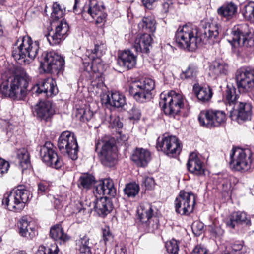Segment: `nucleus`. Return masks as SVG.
Wrapping results in <instances>:
<instances>
[{"instance_id": "obj_1", "label": "nucleus", "mask_w": 254, "mask_h": 254, "mask_svg": "<svg viewBox=\"0 0 254 254\" xmlns=\"http://www.w3.org/2000/svg\"><path fill=\"white\" fill-rule=\"evenodd\" d=\"M2 78L3 81L0 85L1 91L5 96L14 100H24L29 92L38 95L44 93L47 96L55 95L58 92L55 81L51 78L36 84L30 89H28L29 83L26 77L16 76L6 78L2 76Z\"/></svg>"}, {"instance_id": "obj_2", "label": "nucleus", "mask_w": 254, "mask_h": 254, "mask_svg": "<svg viewBox=\"0 0 254 254\" xmlns=\"http://www.w3.org/2000/svg\"><path fill=\"white\" fill-rule=\"evenodd\" d=\"M219 27L216 23H207L202 29L190 25H184L178 28L175 34L176 41L178 46L189 51H195L202 43L214 44L218 40Z\"/></svg>"}, {"instance_id": "obj_3", "label": "nucleus", "mask_w": 254, "mask_h": 254, "mask_svg": "<svg viewBox=\"0 0 254 254\" xmlns=\"http://www.w3.org/2000/svg\"><path fill=\"white\" fill-rule=\"evenodd\" d=\"M239 95L236 88L228 85L225 93L226 109L230 112V117L239 124L250 120L252 115V105L247 102L238 101Z\"/></svg>"}, {"instance_id": "obj_4", "label": "nucleus", "mask_w": 254, "mask_h": 254, "mask_svg": "<svg viewBox=\"0 0 254 254\" xmlns=\"http://www.w3.org/2000/svg\"><path fill=\"white\" fill-rule=\"evenodd\" d=\"M39 49L38 41H33L29 36L20 37L13 45L12 55L19 64H28L36 58Z\"/></svg>"}, {"instance_id": "obj_5", "label": "nucleus", "mask_w": 254, "mask_h": 254, "mask_svg": "<svg viewBox=\"0 0 254 254\" xmlns=\"http://www.w3.org/2000/svg\"><path fill=\"white\" fill-rule=\"evenodd\" d=\"M30 195V193L28 190L22 186H19L10 193L5 194L2 203L9 210L20 212L24 208Z\"/></svg>"}, {"instance_id": "obj_6", "label": "nucleus", "mask_w": 254, "mask_h": 254, "mask_svg": "<svg viewBox=\"0 0 254 254\" xmlns=\"http://www.w3.org/2000/svg\"><path fill=\"white\" fill-rule=\"evenodd\" d=\"M95 147L96 151L98 148H101L99 157L104 166L111 167L116 164L118 155L114 138L105 136L96 143Z\"/></svg>"}, {"instance_id": "obj_7", "label": "nucleus", "mask_w": 254, "mask_h": 254, "mask_svg": "<svg viewBox=\"0 0 254 254\" xmlns=\"http://www.w3.org/2000/svg\"><path fill=\"white\" fill-rule=\"evenodd\" d=\"M159 105L166 115L175 118L184 107V99L182 95L174 91L163 92L160 94Z\"/></svg>"}, {"instance_id": "obj_8", "label": "nucleus", "mask_w": 254, "mask_h": 254, "mask_svg": "<svg viewBox=\"0 0 254 254\" xmlns=\"http://www.w3.org/2000/svg\"><path fill=\"white\" fill-rule=\"evenodd\" d=\"M230 158V167L235 171L244 172L251 167L252 153L249 149L233 148Z\"/></svg>"}, {"instance_id": "obj_9", "label": "nucleus", "mask_w": 254, "mask_h": 254, "mask_svg": "<svg viewBox=\"0 0 254 254\" xmlns=\"http://www.w3.org/2000/svg\"><path fill=\"white\" fill-rule=\"evenodd\" d=\"M38 58L40 67L45 72L58 74L64 70V60L54 51L44 52L40 58Z\"/></svg>"}, {"instance_id": "obj_10", "label": "nucleus", "mask_w": 254, "mask_h": 254, "mask_svg": "<svg viewBox=\"0 0 254 254\" xmlns=\"http://www.w3.org/2000/svg\"><path fill=\"white\" fill-rule=\"evenodd\" d=\"M228 41L235 47H251L254 44V40L251 37L249 25L246 23L235 26Z\"/></svg>"}, {"instance_id": "obj_11", "label": "nucleus", "mask_w": 254, "mask_h": 254, "mask_svg": "<svg viewBox=\"0 0 254 254\" xmlns=\"http://www.w3.org/2000/svg\"><path fill=\"white\" fill-rule=\"evenodd\" d=\"M58 147L60 151L72 160L77 159L78 146L74 134L69 131L63 132L58 139Z\"/></svg>"}, {"instance_id": "obj_12", "label": "nucleus", "mask_w": 254, "mask_h": 254, "mask_svg": "<svg viewBox=\"0 0 254 254\" xmlns=\"http://www.w3.org/2000/svg\"><path fill=\"white\" fill-rule=\"evenodd\" d=\"M156 148L169 156H175L180 154L182 147L179 139L175 136L163 134L158 137Z\"/></svg>"}, {"instance_id": "obj_13", "label": "nucleus", "mask_w": 254, "mask_h": 254, "mask_svg": "<svg viewBox=\"0 0 254 254\" xmlns=\"http://www.w3.org/2000/svg\"><path fill=\"white\" fill-rule=\"evenodd\" d=\"M201 126L208 128L217 127L226 121L225 113L222 111L207 110L201 111L198 116Z\"/></svg>"}, {"instance_id": "obj_14", "label": "nucleus", "mask_w": 254, "mask_h": 254, "mask_svg": "<svg viewBox=\"0 0 254 254\" xmlns=\"http://www.w3.org/2000/svg\"><path fill=\"white\" fill-rule=\"evenodd\" d=\"M195 204V196L192 192L181 190L175 200L177 213L182 215H189L191 213Z\"/></svg>"}, {"instance_id": "obj_15", "label": "nucleus", "mask_w": 254, "mask_h": 254, "mask_svg": "<svg viewBox=\"0 0 254 254\" xmlns=\"http://www.w3.org/2000/svg\"><path fill=\"white\" fill-rule=\"evenodd\" d=\"M40 156L42 161L51 167L59 169L63 165L62 159L58 156L53 144L50 141L46 142L40 147Z\"/></svg>"}, {"instance_id": "obj_16", "label": "nucleus", "mask_w": 254, "mask_h": 254, "mask_svg": "<svg viewBox=\"0 0 254 254\" xmlns=\"http://www.w3.org/2000/svg\"><path fill=\"white\" fill-rule=\"evenodd\" d=\"M235 79L240 92L246 93L254 88V69H240L236 71Z\"/></svg>"}, {"instance_id": "obj_17", "label": "nucleus", "mask_w": 254, "mask_h": 254, "mask_svg": "<svg viewBox=\"0 0 254 254\" xmlns=\"http://www.w3.org/2000/svg\"><path fill=\"white\" fill-rule=\"evenodd\" d=\"M137 57L130 50L123 51L119 56L117 64L123 69L128 70L133 68L136 65Z\"/></svg>"}, {"instance_id": "obj_18", "label": "nucleus", "mask_w": 254, "mask_h": 254, "mask_svg": "<svg viewBox=\"0 0 254 254\" xmlns=\"http://www.w3.org/2000/svg\"><path fill=\"white\" fill-rule=\"evenodd\" d=\"M217 12L221 18L231 20L237 17L238 6L233 1H227L217 9Z\"/></svg>"}, {"instance_id": "obj_19", "label": "nucleus", "mask_w": 254, "mask_h": 254, "mask_svg": "<svg viewBox=\"0 0 254 254\" xmlns=\"http://www.w3.org/2000/svg\"><path fill=\"white\" fill-rule=\"evenodd\" d=\"M94 193L99 195L115 197L117 194V190L113 181L109 178L100 181L95 187Z\"/></svg>"}, {"instance_id": "obj_20", "label": "nucleus", "mask_w": 254, "mask_h": 254, "mask_svg": "<svg viewBox=\"0 0 254 254\" xmlns=\"http://www.w3.org/2000/svg\"><path fill=\"white\" fill-rule=\"evenodd\" d=\"M33 111L38 118L46 121L55 113L52 104L49 101H40L35 106Z\"/></svg>"}, {"instance_id": "obj_21", "label": "nucleus", "mask_w": 254, "mask_h": 254, "mask_svg": "<svg viewBox=\"0 0 254 254\" xmlns=\"http://www.w3.org/2000/svg\"><path fill=\"white\" fill-rule=\"evenodd\" d=\"M187 168L191 173L201 176L204 174L205 169L203 162L195 153H191L187 162Z\"/></svg>"}, {"instance_id": "obj_22", "label": "nucleus", "mask_w": 254, "mask_h": 254, "mask_svg": "<svg viewBox=\"0 0 254 254\" xmlns=\"http://www.w3.org/2000/svg\"><path fill=\"white\" fill-rule=\"evenodd\" d=\"M153 208L150 204L141 205L140 209L138 210V217L141 222L159 221L158 215L154 211Z\"/></svg>"}, {"instance_id": "obj_23", "label": "nucleus", "mask_w": 254, "mask_h": 254, "mask_svg": "<svg viewBox=\"0 0 254 254\" xmlns=\"http://www.w3.org/2000/svg\"><path fill=\"white\" fill-rule=\"evenodd\" d=\"M131 160L139 167H145L151 160V153L146 149L137 148L131 156Z\"/></svg>"}, {"instance_id": "obj_24", "label": "nucleus", "mask_w": 254, "mask_h": 254, "mask_svg": "<svg viewBox=\"0 0 254 254\" xmlns=\"http://www.w3.org/2000/svg\"><path fill=\"white\" fill-rule=\"evenodd\" d=\"M95 210L99 215L105 216L109 213L112 210L113 204L110 200L106 196L95 198L93 203Z\"/></svg>"}, {"instance_id": "obj_25", "label": "nucleus", "mask_w": 254, "mask_h": 254, "mask_svg": "<svg viewBox=\"0 0 254 254\" xmlns=\"http://www.w3.org/2000/svg\"><path fill=\"white\" fill-rule=\"evenodd\" d=\"M151 42L152 38L150 34L144 33L136 38L134 47L137 52L148 53Z\"/></svg>"}, {"instance_id": "obj_26", "label": "nucleus", "mask_w": 254, "mask_h": 254, "mask_svg": "<svg viewBox=\"0 0 254 254\" xmlns=\"http://www.w3.org/2000/svg\"><path fill=\"white\" fill-rule=\"evenodd\" d=\"M193 89L198 99L202 103L209 102L213 94L212 90L210 86L201 87L195 84L194 85Z\"/></svg>"}, {"instance_id": "obj_27", "label": "nucleus", "mask_w": 254, "mask_h": 254, "mask_svg": "<svg viewBox=\"0 0 254 254\" xmlns=\"http://www.w3.org/2000/svg\"><path fill=\"white\" fill-rule=\"evenodd\" d=\"M128 91L129 94L139 102H145L151 98V94L148 93L133 84L129 85Z\"/></svg>"}, {"instance_id": "obj_28", "label": "nucleus", "mask_w": 254, "mask_h": 254, "mask_svg": "<svg viewBox=\"0 0 254 254\" xmlns=\"http://www.w3.org/2000/svg\"><path fill=\"white\" fill-rule=\"evenodd\" d=\"M209 70L210 74L213 76L226 75L228 72V65L222 60H215L210 66Z\"/></svg>"}, {"instance_id": "obj_29", "label": "nucleus", "mask_w": 254, "mask_h": 254, "mask_svg": "<svg viewBox=\"0 0 254 254\" xmlns=\"http://www.w3.org/2000/svg\"><path fill=\"white\" fill-rule=\"evenodd\" d=\"M105 103L116 108L123 107L126 103L125 97L119 92H112L106 96Z\"/></svg>"}, {"instance_id": "obj_30", "label": "nucleus", "mask_w": 254, "mask_h": 254, "mask_svg": "<svg viewBox=\"0 0 254 254\" xmlns=\"http://www.w3.org/2000/svg\"><path fill=\"white\" fill-rule=\"evenodd\" d=\"M104 8V5L101 3L98 2L96 0H90L88 5L87 10H84L82 12V14L84 16L88 13L94 19L101 12H103Z\"/></svg>"}, {"instance_id": "obj_31", "label": "nucleus", "mask_w": 254, "mask_h": 254, "mask_svg": "<svg viewBox=\"0 0 254 254\" xmlns=\"http://www.w3.org/2000/svg\"><path fill=\"white\" fill-rule=\"evenodd\" d=\"M50 235L51 237L56 241L60 240L65 242L69 239L64 233L63 228L60 224H56L51 227Z\"/></svg>"}, {"instance_id": "obj_32", "label": "nucleus", "mask_w": 254, "mask_h": 254, "mask_svg": "<svg viewBox=\"0 0 254 254\" xmlns=\"http://www.w3.org/2000/svg\"><path fill=\"white\" fill-rule=\"evenodd\" d=\"M156 21L152 16L143 17L138 24V27L143 31L147 33L154 32L156 29Z\"/></svg>"}, {"instance_id": "obj_33", "label": "nucleus", "mask_w": 254, "mask_h": 254, "mask_svg": "<svg viewBox=\"0 0 254 254\" xmlns=\"http://www.w3.org/2000/svg\"><path fill=\"white\" fill-rule=\"evenodd\" d=\"M89 238L86 235L80 237L76 241L77 249L79 254H92L91 247L89 246Z\"/></svg>"}, {"instance_id": "obj_34", "label": "nucleus", "mask_w": 254, "mask_h": 254, "mask_svg": "<svg viewBox=\"0 0 254 254\" xmlns=\"http://www.w3.org/2000/svg\"><path fill=\"white\" fill-rule=\"evenodd\" d=\"M248 249L244 246L243 241H236L231 244L226 253L230 254H248Z\"/></svg>"}, {"instance_id": "obj_35", "label": "nucleus", "mask_w": 254, "mask_h": 254, "mask_svg": "<svg viewBox=\"0 0 254 254\" xmlns=\"http://www.w3.org/2000/svg\"><path fill=\"white\" fill-rule=\"evenodd\" d=\"M17 158L19 166L23 169H26L30 165V155L28 151L24 148L18 150Z\"/></svg>"}, {"instance_id": "obj_36", "label": "nucleus", "mask_w": 254, "mask_h": 254, "mask_svg": "<svg viewBox=\"0 0 254 254\" xmlns=\"http://www.w3.org/2000/svg\"><path fill=\"white\" fill-rule=\"evenodd\" d=\"M95 182V178L93 176L89 174H83L79 178L78 185L80 188L89 189Z\"/></svg>"}, {"instance_id": "obj_37", "label": "nucleus", "mask_w": 254, "mask_h": 254, "mask_svg": "<svg viewBox=\"0 0 254 254\" xmlns=\"http://www.w3.org/2000/svg\"><path fill=\"white\" fill-rule=\"evenodd\" d=\"M198 73V68L193 64H190L187 68L183 70L180 74L182 79H193L196 77Z\"/></svg>"}, {"instance_id": "obj_38", "label": "nucleus", "mask_w": 254, "mask_h": 254, "mask_svg": "<svg viewBox=\"0 0 254 254\" xmlns=\"http://www.w3.org/2000/svg\"><path fill=\"white\" fill-rule=\"evenodd\" d=\"M132 84L136 85V86L140 88L144 91L152 95V91L155 88V83L154 81L150 78L145 79L142 82H137Z\"/></svg>"}, {"instance_id": "obj_39", "label": "nucleus", "mask_w": 254, "mask_h": 254, "mask_svg": "<svg viewBox=\"0 0 254 254\" xmlns=\"http://www.w3.org/2000/svg\"><path fill=\"white\" fill-rule=\"evenodd\" d=\"M231 222H250V217L244 212L237 211L232 213L230 216Z\"/></svg>"}, {"instance_id": "obj_40", "label": "nucleus", "mask_w": 254, "mask_h": 254, "mask_svg": "<svg viewBox=\"0 0 254 254\" xmlns=\"http://www.w3.org/2000/svg\"><path fill=\"white\" fill-rule=\"evenodd\" d=\"M242 14L246 19L254 23V2H250L245 5Z\"/></svg>"}, {"instance_id": "obj_41", "label": "nucleus", "mask_w": 254, "mask_h": 254, "mask_svg": "<svg viewBox=\"0 0 254 254\" xmlns=\"http://www.w3.org/2000/svg\"><path fill=\"white\" fill-rule=\"evenodd\" d=\"M52 12L51 13V17L53 21L58 20V19L63 18L64 16L65 9L62 8L61 6L58 2H54L52 7Z\"/></svg>"}, {"instance_id": "obj_42", "label": "nucleus", "mask_w": 254, "mask_h": 254, "mask_svg": "<svg viewBox=\"0 0 254 254\" xmlns=\"http://www.w3.org/2000/svg\"><path fill=\"white\" fill-rule=\"evenodd\" d=\"M139 187L135 183H129L126 186L124 190L125 194L129 197H134L139 192Z\"/></svg>"}, {"instance_id": "obj_43", "label": "nucleus", "mask_w": 254, "mask_h": 254, "mask_svg": "<svg viewBox=\"0 0 254 254\" xmlns=\"http://www.w3.org/2000/svg\"><path fill=\"white\" fill-rule=\"evenodd\" d=\"M46 37L49 44L52 46L58 45L64 39V38L60 36V34L58 35L57 32L53 30L49 31L48 34L46 35Z\"/></svg>"}, {"instance_id": "obj_44", "label": "nucleus", "mask_w": 254, "mask_h": 254, "mask_svg": "<svg viewBox=\"0 0 254 254\" xmlns=\"http://www.w3.org/2000/svg\"><path fill=\"white\" fill-rule=\"evenodd\" d=\"M179 242L174 239L168 241L165 244L166 250L168 254H178Z\"/></svg>"}, {"instance_id": "obj_45", "label": "nucleus", "mask_w": 254, "mask_h": 254, "mask_svg": "<svg viewBox=\"0 0 254 254\" xmlns=\"http://www.w3.org/2000/svg\"><path fill=\"white\" fill-rule=\"evenodd\" d=\"M69 30V26L66 21L64 19H62L57 25L54 30L57 32L58 35H60L63 38H64V36L67 34Z\"/></svg>"}, {"instance_id": "obj_46", "label": "nucleus", "mask_w": 254, "mask_h": 254, "mask_svg": "<svg viewBox=\"0 0 254 254\" xmlns=\"http://www.w3.org/2000/svg\"><path fill=\"white\" fill-rule=\"evenodd\" d=\"M20 224V226H18L19 233L22 236L27 237L29 235L30 237H32L34 235L35 229L34 227H30L29 223Z\"/></svg>"}, {"instance_id": "obj_47", "label": "nucleus", "mask_w": 254, "mask_h": 254, "mask_svg": "<svg viewBox=\"0 0 254 254\" xmlns=\"http://www.w3.org/2000/svg\"><path fill=\"white\" fill-rule=\"evenodd\" d=\"M93 115V112L89 109L85 110L84 108H81L78 110L76 116L81 121L85 122L91 120Z\"/></svg>"}, {"instance_id": "obj_48", "label": "nucleus", "mask_w": 254, "mask_h": 254, "mask_svg": "<svg viewBox=\"0 0 254 254\" xmlns=\"http://www.w3.org/2000/svg\"><path fill=\"white\" fill-rule=\"evenodd\" d=\"M59 249L57 245H52L50 248L40 246L39 247L37 254H58Z\"/></svg>"}, {"instance_id": "obj_49", "label": "nucleus", "mask_w": 254, "mask_h": 254, "mask_svg": "<svg viewBox=\"0 0 254 254\" xmlns=\"http://www.w3.org/2000/svg\"><path fill=\"white\" fill-rule=\"evenodd\" d=\"M106 49L105 42L102 41H97L94 45V48L92 49V52L96 54L97 57L101 56Z\"/></svg>"}, {"instance_id": "obj_50", "label": "nucleus", "mask_w": 254, "mask_h": 254, "mask_svg": "<svg viewBox=\"0 0 254 254\" xmlns=\"http://www.w3.org/2000/svg\"><path fill=\"white\" fill-rule=\"evenodd\" d=\"M52 184L50 182L43 181L38 184V193L43 195L50 191Z\"/></svg>"}, {"instance_id": "obj_51", "label": "nucleus", "mask_w": 254, "mask_h": 254, "mask_svg": "<svg viewBox=\"0 0 254 254\" xmlns=\"http://www.w3.org/2000/svg\"><path fill=\"white\" fill-rule=\"evenodd\" d=\"M102 240L104 244L106 245L108 241H112L113 239V235L110 231L108 226H105L102 228Z\"/></svg>"}, {"instance_id": "obj_52", "label": "nucleus", "mask_w": 254, "mask_h": 254, "mask_svg": "<svg viewBox=\"0 0 254 254\" xmlns=\"http://www.w3.org/2000/svg\"><path fill=\"white\" fill-rule=\"evenodd\" d=\"M191 229L195 236H199L204 231V223H192Z\"/></svg>"}, {"instance_id": "obj_53", "label": "nucleus", "mask_w": 254, "mask_h": 254, "mask_svg": "<svg viewBox=\"0 0 254 254\" xmlns=\"http://www.w3.org/2000/svg\"><path fill=\"white\" fill-rule=\"evenodd\" d=\"M208 228L210 232L213 233L215 236L222 235L224 233L223 230L219 225H216V223H212L209 226Z\"/></svg>"}, {"instance_id": "obj_54", "label": "nucleus", "mask_w": 254, "mask_h": 254, "mask_svg": "<svg viewBox=\"0 0 254 254\" xmlns=\"http://www.w3.org/2000/svg\"><path fill=\"white\" fill-rule=\"evenodd\" d=\"M10 167L8 162L0 158V177H2L6 173Z\"/></svg>"}, {"instance_id": "obj_55", "label": "nucleus", "mask_w": 254, "mask_h": 254, "mask_svg": "<svg viewBox=\"0 0 254 254\" xmlns=\"http://www.w3.org/2000/svg\"><path fill=\"white\" fill-rule=\"evenodd\" d=\"M65 197L60 196L57 198H55L54 201V207L56 209H61L65 204Z\"/></svg>"}, {"instance_id": "obj_56", "label": "nucleus", "mask_w": 254, "mask_h": 254, "mask_svg": "<svg viewBox=\"0 0 254 254\" xmlns=\"http://www.w3.org/2000/svg\"><path fill=\"white\" fill-rule=\"evenodd\" d=\"M111 125L113 128H118L119 130L123 127V124L119 117H115L112 119L111 120Z\"/></svg>"}, {"instance_id": "obj_57", "label": "nucleus", "mask_w": 254, "mask_h": 254, "mask_svg": "<svg viewBox=\"0 0 254 254\" xmlns=\"http://www.w3.org/2000/svg\"><path fill=\"white\" fill-rule=\"evenodd\" d=\"M118 132L119 134V136L117 137L118 142L121 144L125 143L128 140V135L119 130L118 131Z\"/></svg>"}, {"instance_id": "obj_58", "label": "nucleus", "mask_w": 254, "mask_h": 254, "mask_svg": "<svg viewBox=\"0 0 254 254\" xmlns=\"http://www.w3.org/2000/svg\"><path fill=\"white\" fill-rule=\"evenodd\" d=\"M146 189H151L155 185V181L153 178L150 177H145L143 181Z\"/></svg>"}, {"instance_id": "obj_59", "label": "nucleus", "mask_w": 254, "mask_h": 254, "mask_svg": "<svg viewBox=\"0 0 254 254\" xmlns=\"http://www.w3.org/2000/svg\"><path fill=\"white\" fill-rule=\"evenodd\" d=\"M192 254H208V251L206 248L199 245L195 247Z\"/></svg>"}, {"instance_id": "obj_60", "label": "nucleus", "mask_w": 254, "mask_h": 254, "mask_svg": "<svg viewBox=\"0 0 254 254\" xmlns=\"http://www.w3.org/2000/svg\"><path fill=\"white\" fill-rule=\"evenodd\" d=\"M143 227H148V232L154 233L155 230L157 229L159 223H142Z\"/></svg>"}, {"instance_id": "obj_61", "label": "nucleus", "mask_w": 254, "mask_h": 254, "mask_svg": "<svg viewBox=\"0 0 254 254\" xmlns=\"http://www.w3.org/2000/svg\"><path fill=\"white\" fill-rule=\"evenodd\" d=\"M131 114L132 116L130 117V119L138 120L141 117L140 110L135 108H132L131 110Z\"/></svg>"}, {"instance_id": "obj_62", "label": "nucleus", "mask_w": 254, "mask_h": 254, "mask_svg": "<svg viewBox=\"0 0 254 254\" xmlns=\"http://www.w3.org/2000/svg\"><path fill=\"white\" fill-rule=\"evenodd\" d=\"M173 8V4L171 1L164 2L162 4V12L164 13H167L170 10Z\"/></svg>"}, {"instance_id": "obj_63", "label": "nucleus", "mask_w": 254, "mask_h": 254, "mask_svg": "<svg viewBox=\"0 0 254 254\" xmlns=\"http://www.w3.org/2000/svg\"><path fill=\"white\" fill-rule=\"evenodd\" d=\"M158 0H142L144 6L148 9H151Z\"/></svg>"}, {"instance_id": "obj_64", "label": "nucleus", "mask_w": 254, "mask_h": 254, "mask_svg": "<svg viewBox=\"0 0 254 254\" xmlns=\"http://www.w3.org/2000/svg\"><path fill=\"white\" fill-rule=\"evenodd\" d=\"M106 17V15L105 13H103V12H101L100 14L97 15L95 18H96V23H101L103 21L105 20Z\"/></svg>"}]
</instances>
